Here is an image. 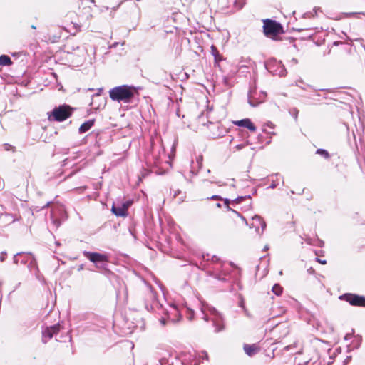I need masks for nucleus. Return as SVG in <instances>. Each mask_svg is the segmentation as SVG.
<instances>
[{"label":"nucleus","mask_w":365,"mask_h":365,"mask_svg":"<svg viewBox=\"0 0 365 365\" xmlns=\"http://www.w3.org/2000/svg\"><path fill=\"white\" fill-rule=\"evenodd\" d=\"M210 50H211V54L214 57L215 66H218L219 63L223 60V57L220 53V52L217 50V48H216V46H215L214 45L211 46Z\"/></svg>","instance_id":"dca6fc26"},{"label":"nucleus","mask_w":365,"mask_h":365,"mask_svg":"<svg viewBox=\"0 0 365 365\" xmlns=\"http://www.w3.org/2000/svg\"><path fill=\"white\" fill-rule=\"evenodd\" d=\"M357 14L356 13H346L344 14V15L346 16H354V15H356Z\"/></svg>","instance_id":"2f4dec72"},{"label":"nucleus","mask_w":365,"mask_h":365,"mask_svg":"<svg viewBox=\"0 0 365 365\" xmlns=\"http://www.w3.org/2000/svg\"><path fill=\"white\" fill-rule=\"evenodd\" d=\"M49 204H50V202H47V203L46 204V205H44L43 207L44 208V207H48Z\"/></svg>","instance_id":"79ce46f5"},{"label":"nucleus","mask_w":365,"mask_h":365,"mask_svg":"<svg viewBox=\"0 0 365 365\" xmlns=\"http://www.w3.org/2000/svg\"><path fill=\"white\" fill-rule=\"evenodd\" d=\"M314 16V15L312 14V13H309V14H307V16L309 17V16Z\"/></svg>","instance_id":"a19ab883"},{"label":"nucleus","mask_w":365,"mask_h":365,"mask_svg":"<svg viewBox=\"0 0 365 365\" xmlns=\"http://www.w3.org/2000/svg\"><path fill=\"white\" fill-rule=\"evenodd\" d=\"M163 156L164 158L165 156L163 148H158L157 149L153 148L152 152L148 153L145 157L146 163L149 167H157L161 164Z\"/></svg>","instance_id":"39448f33"},{"label":"nucleus","mask_w":365,"mask_h":365,"mask_svg":"<svg viewBox=\"0 0 365 365\" xmlns=\"http://www.w3.org/2000/svg\"><path fill=\"white\" fill-rule=\"evenodd\" d=\"M297 114H298V110L294 109V115H295V118H297Z\"/></svg>","instance_id":"e433bc0d"},{"label":"nucleus","mask_w":365,"mask_h":365,"mask_svg":"<svg viewBox=\"0 0 365 365\" xmlns=\"http://www.w3.org/2000/svg\"><path fill=\"white\" fill-rule=\"evenodd\" d=\"M282 26L275 21L266 19L264 21V33L267 36H275L282 31Z\"/></svg>","instance_id":"0eeeda50"},{"label":"nucleus","mask_w":365,"mask_h":365,"mask_svg":"<svg viewBox=\"0 0 365 365\" xmlns=\"http://www.w3.org/2000/svg\"><path fill=\"white\" fill-rule=\"evenodd\" d=\"M252 221L251 227H255L257 233H262L266 227V223L263 219L260 216L256 215L252 217Z\"/></svg>","instance_id":"9b49d317"},{"label":"nucleus","mask_w":365,"mask_h":365,"mask_svg":"<svg viewBox=\"0 0 365 365\" xmlns=\"http://www.w3.org/2000/svg\"><path fill=\"white\" fill-rule=\"evenodd\" d=\"M200 357L203 359H206V360H208V355H207V353L206 351H202V355L200 356Z\"/></svg>","instance_id":"bb28decb"},{"label":"nucleus","mask_w":365,"mask_h":365,"mask_svg":"<svg viewBox=\"0 0 365 365\" xmlns=\"http://www.w3.org/2000/svg\"><path fill=\"white\" fill-rule=\"evenodd\" d=\"M266 68L273 75L279 76H284L287 74V71L281 61L277 60H271L266 64Z\"/></svg>","instance_id":"6e6552de"},{"label":"nucleus","mask_w":365,"mask_h":365,"mask_svg":"<svg viewBox=\"0 0 365 365\" xmlns=\"http://www.w3.org/2000/svg\"><path fill=\"white\" fill-rule=\"evenodd\" d=\"M208 199L211 200H222V197L220 195H212L210 197H208Z\"/></svg>","instance_id":"a878e982"},{"label":"nucleus","mask_w":365,"mask_h":365,"mask_svg":"<svg viewBox=\"0 0 365 365\" xmlns=\"http://www.w3.org/2000/svg\"><path fill=\"white\" fill-rule=\"evenodd\" d=\"M351 360V356H347L346 359L344 360V364L349 363V361Z\"/></svg>","instance_id":"72a5a7b5"},{"label":"nucleus","mask_w":365,"mask_h":365,"mask_svg":"<svg viewBox=\"0 0 365 365\" xmlns=\"http://www.w3.org/2000/svg\"><path fill=\"white\" fill-rule=\"evenodd\" d=\"M60 325L58 324L45 328L42 331V341L46 343L54 335L58 333Z\"/></svg>","instance_id":"9d476101"},{"label":"nucleus","mask_w":365,"mask_h":365,"mask_svg":"<svg viewBox=\"0 0 365 365\" xmlns=\"http://www.w3.org/2000/svg\"><path fill=\"white\" fill-rule=\"evenodd\" d=\"M247 145V143L238 144L235 146V148L237 150H240L241 149L244 148Z\"/></svg>","instance_id":"393cba45"},{"label":"nucleus","mask_w":365,"mask_h":365,"mask_svg":"<svg viewBox=\"0 0 365 365\" xmlns=\"http://www.w3.org/2000/svg\"><path fill=\"white\" fill-rule=\"evenodd\" d=\"M276 187H277V184H276L275 182H273L270 185V186H269V188H271V189H274V188H275Z\"/></svg>","instance_id":"473e14b6"},{"label":"nucleus","mask_w":365,"mask_h":365,"mask_svg":"<svg viewBox=\"0 0 365 365\" xmlns=\"http://www.w3.org/2000/svg\"><path fill=\"white\" fill-rule=\"evenodd\" d=\"M264 250H268V246H265L264 248Z\"/></svg>","instance_id":"a18cd8bd"},{"label":"nucleus","mask_w":365,"mask_h":365,"mask_svg":"<svg viewBox=\"0 0 365 365\" xmlns=\"http://www.w3.org/2000/svg\"><path fill=\"white\" fill-rule=\"evenodd\" d=\"M51 218H52V222H53V225H55V227L56 228L60 226V225H61L60 220H58V219H54L53 213H51Z\"/></svg>","instance_id":"b1692460"},{"label":"nucleus","mask_w":365,"mask_h":365,"mask_svg":"<svg viewBox=\"0 0 365 365\" xmlns=\"http://www.w3.org/2000/svg\"><path fill=\"white\" fill-rule=\"evenodd\" d=\"M339 299L346 301L352 306L365 307V297L364 296L346 293L340 296Z\"/></svg>","instance_id":"1a4fd4ad"},{"label":"nucleus","mask_w":365,"mask_h":365,"mask_svg":"<svg viewBox=\"0 0 365 365\" xmlns=\"http://www.w3.org/2000/svg\"><path fill=\"white\" fill-rule=\"evenodd\" d=\"M161 323L163 324H165V319L164 318H162V319L160 320Z\"/></svg>","instance_id":"58836bf2"},{"label":"nucleus","mask_w":365,"mask_h":365,"mask_svg":"<svg viewBox=\"0 0 365 365\" xmlns=\"http://www.w3.org/2000/svg\"><path fill=\"white\" fill-rule=\"evenodd\" d=\"M243 310H244L245 314L247 316H248V317H249V316H250V314H249V312H248L247 309L246 308H244V309H243Z\"/></svg>","instance_id":"f704fd0d"},{"label":"nucleus","mask_w":365,"mask_h":365,"mask_svg":"<svg viewBox=\"0 0 365 365\" xmlns=\"http://www.w3.org/2000/svg\"><path fill=\"white\" fill-rule=\"evenodd\" d=\"M180 192V190H178L175 193V196H176L178 194H179Z\"/></svg>","instance_id":"37998d69"},{"label":"nucleus","mask_w":365,"mask_h":365,"mask_svg":"<svg viewBox=\"0 0 365 365\" xmlns=\"http://www.w3.org/2000/svg\"><path fill=\"white\" fill-rule=\"evenodd\" d=\"M31 28H33V29H36V26H34V25H32V26H31Z\"/></svg>","instance_id":"de8ad7c7"},{"label":"nucleus","mask_w":365,"mask_h":365,"mask_svg":"<svg viewBox=\"0 0 365 365\" xmlns=\"http://www.w3.org/2000/svg\"><path fill=\"white\" fill-rule=\"evenodd\" d=\"M194 317V311L191 309H187V318L189 320H192Z\"/></svg>","instance_id":"5701e85b"},{"label":"nucleus","mask_w":365,"mask_h":365,"mask_svg":"<svg viewBox=\"0 0 365 365\" xmlns=\"http://www.w3.org/2000/svg\"><path fill=\"white\" fill-rule=\"evenodd\" d=\"M168 319L172 322H177L181 317L180 311L175 304L170 305V310L166 311Z\"/></svg>","instance_id":"ddd939ff"},{"label":"nucleus","mask_w":365,"mask_h":365,"mask_svg":"<svg viewBox=\"0 0 365 365\" xmlns=\"http://www.w3.org/2000/svg\"><path fill=\"white\" fill-rule=\"evenodd\" d=\"M364 15H365V13H362Z\"/></svg>","instance_id":"864d4df0"},{"label":"nucleus","mask_w":365,"mask_h":365,"mask_svg":"<svg viewBox=\"0 0 365 365\" xmlns=\"http://www.w3.org/2000/svg\"><path fill=\"white\" fill-rule=\"evenodd\" d=\"M282 291H283V288L279 284H275L273 287H272V292L277 295V296H279L282 293Z\"/></svg>","instance_id":"412c9836"},{"label":"nucleus","mask_w":365,"mask_h":365,"mask_svg":"<svg viewBox=\"0 0 365 365\" xmlns=\"http://www.w3.org/2000/svg\"><path fill=\"white\" fill-rule=\"evenodd\" d=\"M262 101H263V99H262L260 101L256 100L255 98H253L252 96L251 93H250L248 96V102H249L250 105L253 107L257 106L258 104H259Z\"/></svg>","instance_id":"aec40b11"},{"label":"nucleus","mask_w":365,"mask_h":365,"mask_svg":"<svg viewBox=\"0 0 365 365\" xmlns=\"http://www.w3.org/2000/svg\"><path fill=\"white\" fill-rule=\"evenodd\" d=\"M317 154L323 156L324 158H329V153L324 149H317Z\"/></svg>","instance_id":"4be33fe9"},{"label":"nucleus","mask_w":365,"mask_h":365,"mask_svg":"<svg viewBox=\"0 0 365 365\" xmlns=\"http://www.w3.org/2000/svg\"><path fill=\"white\" fill-rule=\"evenodd\" d=\"M93 124H94L93 120H89L83 123L79 128V133H86V131H88V130H90L92 128Z\"/></svg>","instance_id":"a211bd4d"},{"label":"nucleus","mask_w":365,"mask_h":365,"mask_svg":"<svg viewBox=\"0 0 365 365\" xmlns=\"http://www.w3.org/2000/svg\"><path fill=\"white\" fill-rule=\"evenodd\" d=\"M274 175H275L276 177L279 176V174H275Z\"/></svg>","instance_id":"8fccbe9b"},{"label":"nucleus","mask_w":365,"mask_h":365,"mask_svg":"<svg viewBox=\"0 0 365 365\" xmlns=\"http://www.w3.org/2000/svg\"><path fill=\"white\" fill-rule=\"evenodd\" d=\"M201 313L202 319L205 322H208L209 320L212 322L216 333L224 330L225 325L223 324L222 316L215 308L208 304H202L201 307Z\"/></svg>","instance_id":"f257e3e1"},{"label":"nucleus","mask_w":365,"mask_h":365,"mask_svg":"<svg viewBox=\"0 0 365 365\" xmlns=\"http://www.w3.org/2000/svg\"><path fill=\"white\" fill-rule=\"evenodd\" d=\"M117 45H118V43H114L113 44H112L110 46V48H115V47H116Z\"/></svg>","instance_id":"4c0bfd02"},{"label":"nucleus","mask_w":365,"mask_h":365,"mask_svg":"<svg viewBox=\"0 0 365 365\" xmlns=\"http://www.w3.org/2000/svg\"><path fill=\"white\" fill-rule=\"evenodd\" d=\"M71 115V110L68 106L63 105L55 108L48 115L50 120H56L61 122L67 119Z\"/></svg>","instance_id":"20e7f679"},{"label":"nucleus","mask_w":365,"mask_h":365,"mask_svg":"<svg viewBox=\"0 0 365 365\" xmlns=\"http://www.w3.org/2000/svg\"><path fill=\"white\" fill-rule=\"evenodd\" d=\"M239 306L240 307H242L243 309H244V308H245V302H244V300L242 299L240 301Z\"/></svg>","instance_id":"c756f323"},{"label":"nucleus","mask_w":365,"mask_h":365,"mask_svg":"<svg viewBox=\"0 0 365 365\" xmlns=\"http://www.w3.org/2000/svg\"><path fill=\"white\" fill-rule=\"evenodd\" d=\"M125 206H127V207H128V206H129L130 203L128 202H126V203H125Z\"/></svg>","instance_id":"c03bdc74"},{"label":"nucleus","mask_w":365,"mask_h":365,"mask_svg":"<svg viewBox=\"0 0 365 365\" xmlns=\"http://www.w3.org/2000/svg\"><path fill=\"white\" fill-rule=\"evenodd\" d=\"M84 256L95 264L98 269H106L108 257L98 252H84Z\"/></svg>","instance_id":"423d86ee"},{"label":"nucleus","mask_w":365,"mask_h":365,"mask_svg":"<svg viewBox=\"0 0 365 365\" xmlns=\"http://www.w3.org/2000/svg\"><path fill=\"white\" fill-rule=\"evenodd\" d=\"M1 286V282H0V287Z\"/></svg>","instance_id":"603ef678"},{"label":"nucleus","mask_w":365,"mask_h":365,"mask_svg":"<svg viewBox=\"0 0 365 365\" xmlns=\"http://www.w3.org/2000/svg\"><path fill=\"white\" fill-rule=\"evenodd\" d=\"M265 96H266V93H263V98H264Z\"/></svg>","instance_id":"49530a36"},{"label":"nucleus","mask_w":365,"mask_h":365,"mask_svg":"<svg viewBox=\"0 0 365 365\" xmlns=\"http://www.w3.org/2000/svg\"><path fill=\"white\" fill-rule=\"evenodd\" d=\"M219 279H220V280H225V278H222V279L219 278Z\"/></svg>","instance_id":"09e8293b"},{"label":"nucleus","mask_w":365,"mask_h":365,"mask_svg":"<svg viewBox=\"0 0 365 365\" xmlns=\"http://www.w3.org/2000/svg\"><path fill=\"white\" fill-rule=\"evenodd\" d=\"M246 197H247L246 196H245V197H243V196L239 197L232 200V202H233V203H240V202H242ZM222 200L224 201V203L226 205V207H227V210L232 211V212L236 214L238 217H240L242 219V220L243 222H245V223L246 225H248L246 219L240 212H237V211H235L233 209L230 207L229 205L231 202L230 200H229L227 198H222Z\"/></svg>","instance_id":"f8f14e48"},{"label":"nucleus","mask_w":365,"mask_h":365,"mask_svg":"<svg viewBox=\"0 0 365 365\" xmlns=\"http://www.w3.org/2000/svg\"><path fill=\"white\" fill-rule=\"evenodd\" d=\"M234 124L240 127L247 128L252 132H255L256 130V127L249 118H245L240 120L235 121Z\"/></svg>","instance_id":"2eb2a0df"},{"label":"nucleus","mask_w":365,"mask_h":365,"mask_svg":"<svg viewBox=\"0 0 365 365\" xmlns=\"http://www.w3.org/2000/svg\"><path fill=\"white\" fill-rule=\"evenodd\" d=\"M316 260L319 262L320 264H327V261L324 260V259H320L319 258H317Z\"/></svg>","instance_id":"c85d7f7f"},{"label":"nucleus","mask_w":365,"mask_h":365,"mask_svg":"<svg viewBox=\"0 0 365 365\" xmlns=\"http://www.w3.org/2000/svg\"><path fill=\"white\" fill-rule=\"evenodd\" d=\"M14 262L15 264H26L29 263V269L31 272H34L36 277L41 280V275L35 259L29 254L17 253L14 256Z\"/></svg>","instance_id":"7ed1b4c3"},{"label":"nucleus","mask_w":365,"mask_h":365,"mask_svg":"<svg viewBox=\"0 0 365 365\" xmlns=\"http://www.w3.org/2000/svg\"><path fill=\"white\" fill-rule=\"evenodd\" d=\"M111 210L116 216L125 217L127 215L128 207L125 206V204H123L121 205L113 204Z\"/></svg>","instance_id":"4468645a"},{"label":"nucleus","mask_w":365,"mask_h":365,"mask_svg":"<svg viewBox=\"0 0 365 365\" xmlns=\"http://www.w3.org/2000/svg\"><path fill=\"white\" fill-rule=\"evenodd\" d=\"M11 63H12V61H11L10 57H9L8 56L1 55L0 56V65L1 66H9Z\"/></svg>","instance_id":"6ab92c4d"},{"label":"nucleus","mask_w":365,"mask_h":365,"mask_svg":"<svg viewBox=\"0 0 365 365\" xmlns=\"http://www.w3.org/2000/svg\"><path fill=\"white\" fill-rule=\"evenodd\" d=\"M137 91V88L133 86L123 85L110 89L109 96L113 101L129 103Z\"/></svg>","instance_id":"f03ea898"},{"label":"nucleus","mask_w":365,"mask_h":365,"mask_svg":"<svg viewBox=\"0 0 365 365\" xmlns=\"http://www.w3.org/2000/svg\"><path fill=\"white\" fill-rule=\"evenodd\" d=\"M216 206L220 208V207H221V204L220 202H218L216 204Z\"/></svg>","instance_id":"ea45409f"},{"label":"nucleus","mask_w":365,"mask_h":365,"mask_svg":"<svg viewBox=\"0 0 365 365\" xmlns=\"http://www.w3.org/2000/svg\"><path fill=\"white\" fill-rule=\"evenodd\" d=\"M1 261H3L4 260V257H1Z\"/></svg>","instance_id":"3c124183"},{"label":"nucleus","mask_w":365,"mask_h":365,"mask_svg":"<svg viewBox=\"0 0 365 365\" xmlns=\"http://www.w3.org/2000/svg\"><path fill=\"white\" fill-rule=\"evenodd\" d=\"M244 351L248 356H252L258 352L259 349L256 344H245Z\"/></svg>","instance_id":"f3484780"},{"label":"nucleus","mask_w":365,"mask_h":365,"mask_svg":"<svg viewBox=\"0 0 365 365\" xmlns=\"http://www.w3.org/2000/svg\"><path fill=\"white\" fill-rule=\"evenodd\" d=\"M160 365H168L167 361L165 359L160 360Z\"/></svg>","instance_id":"7c9ffc66"},{"label":"nucleus","mask_w":365,"mask_h":365,"mask_svg":"<svg viewBox=\"0 0 365 365\" xmlns=\"http://www.w3.org/2000/svg\"><path fill=\"white\" fill-rule=\"evenodd\" d=\"M317 11H321V10H320V8H319V7H317H317H315V8L314 9V13H315V14H317Z\"/></svg>","instance_id":"c9c22d12"},{"label":"nucleus","mask_w":365,"mask_h":365,"mask_svg":"<svg viewBox=\"0 0 365 365\" xmlns=\"http://www.w3.org/2000/svg\"><path fill=\"white\" fill-rule=\"evenodd\" d=\"M211 183H215V184H217L220 187L225 186L226 185L225 182H223L222 181H217V182L212 181Z\"/></svg>","instance_id":"cd10ccee"}]
</instances>
